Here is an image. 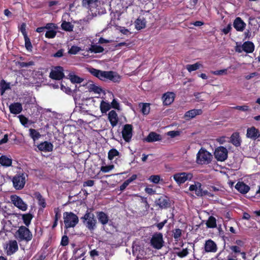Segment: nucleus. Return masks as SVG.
Masks as SVG:
<instances>
[{
    "label": "nucleus",
    "instance_id": "obj_1",
    "mask_svg": "<svg viewBox=\"0 0 260 260\" xmlns=\"http://www.w3.org/2000/svg\"><path fill=\"white\" fill-rule=\"evenodd\" d=\"M87 70L95 77L101 80H110L113 82H118L119 76L113 71H103L92 68H87Z\"/></svg>",
    "mask_w": 260,
    "mask_h": 260
},
{
    "label": "nucleus",
    "instance_id": "obj_2",
    "mask_svg": "<svg viewBox=\"0 0 260 260\" xmlns=\"http://www.w3.org/2000/svg\"><path fill=\"white\" fill-rule=\"evenodd\" d=\"M97 6L98 0H82V12L87 14L86 17L84 18L85 22H88L93 18Z\"/></svg>",
    "mask_w": 260,
    "mask_h": 260
},
{
    "label": "nucleus",
    "instance_id": "obj_3",
    "mask_svg": "<svg viewBox=\"0 0 260 260\" xmlns=\"http://www.w3.org/2000/svg\"><path fill=\"white\" fill-rule=\"evenodd\" d=\"M63 222L64 224V233L70 228H74L79 222L78 217L72 212H65L63 214Z\"/></svg>",
    "mask_w": 260,
    "mask_h": 260
},
{
    "label": "nucleus",
    "instance_id": "obj_4",
    "mask_svg": "<svg viewBox=\"0 0 260 260\" xmlns=\"http://www.w3.org/2000/svg\"><path fill=\"white\" fill-rule=\"evenodd\" d=\"M82 82H83L82 85L83 88H82V90L84 91V96H85V99H90L92 98V96L90 95L91 92L99 94L102 91L101 87L95 85L91 81H88L85 83L84 80L82 79Z\"/></svg>",
    "mask_w": 260,
    "mask_h": 260
},
{
    "label": "nucleus",
    "instance_id": "obj_5",
    "mask_svg": "<svg viewBox=\"0 0 260 260\" xmlns=\"http://www.w3.org/2000/svg\"><path fill=\"white\" fill-rule=\"evenodd\" d=\"M16 238L19 241L28 242L32 238V235L30 230L25 226H21L16 232Z\"/></svg>",
    "mask_w": 260,
    "mask_h": 260
},
{
    "label": "nucleus",
    "instance_id": "obj_6",
    "mask_svg": "<svg viewBox=\"0 0 260 260\" xmlns=\"http://www.w3.org/2000/svg\"><path fill=\"white\" fill-rule=\"evenodd\" d=\"M28 175L24 173L16 174L12 179L14 187L17 190H21L24 187L26 179Z\"/></svg>",
    "mask_w": 260,
    "mask_h": 260
},
{
    "label": "nucleus",
    "instance_id": "obj_7",
    "mask_svg": "<svg viewBox=\"0 0 260 260\" xmlns=\"http://www.w3.org/2000/svg\"><path fill=\"white\" fill-rule=\"evenodd\" d=\"M212 155L204 149L201 148L197 155V161L199 164H208L210 162Z\"/></svg>",
    "mask_w": 260,
    "mask_h": 260
},
{
    "label": "nucleus",
    "instance_id": "obj_8",
    "mask_svg": "<svg viewBox=\"0 0 260 260\" xmlns=\"http://www.w3.org/2000/svg\"><path fill=\"white\" fill-rule=\"evenodd\" d=\"M150 243L155 249H161L164 244L162 234L160 233H154L150 240Z\"/></svg>",
    "mask_w": 260,
    "mask_h": 260
},
{
    "label": "nucleus",
    "instance_id": "obj_9",
    "mask_svg": "<svg viewBox=\"0 0 260 260\" xmlns=\"http://www.w3.org/2000/svg\"><path fill=\"white\" fill-rule=\"evenodd\" d=\"M83 218L84 219V223L89 230H92L94 229L96 220L92 213L87 211Z\"/></svg>",
    "mask_w": 260,
    "mask_h": 260
},
{
    "label": "nucleus",
    "instance_id": "obj_10",
    "mask_svg": "<svg viewBox=\"0 0 260 260\" xmlns=\"http://www.w3.org/2000/svg\"><path fill=\"white\" fill-rule=\"evenodd\" d=\"M63 71V68L61 66L55 67L50 72L49 77L52 79L60 80L64 77Z\"/></svg>",
    "mask_w": 260,
    "mask_h": 260
},
{
    "label": "nucleus",
    "instance_id": "obj_11",
    "mask_svg": "<svg viewBox=\"0 0 260 260\" xmlns=\"http://www.w3.org/2000/svg\"><path fill=\"white\" fill-rule=\"evenodd\" d=\"M192 177L191 174L186 172L176 173L173 176L174 180L178 184L184 183L187 180H191Z\"/></svg>",
    "mask_w": 260,
    "mask_h": 260
},
{
    "label": "nucleus",
    "instance_id": "obj_12",
    "mask_svg": "<svg viewBox=\"0 0 260 260\" xmlns=\"http://www.w3.org/2000/svg\"><path fill=\"white\" fill-rule=\"evenodd\" d=\"M214 155L218 161H224L228 157V150L224 147H218L215 150Z\"/></svg>",
    "mask_w": 260,
    "mask_h": 260
},
{
    "label": "nucleus",
    "instance_id": "obj_13",
    "mask_svg": "<svg viewBox=\"0 0 260 260\" xmlns=\"http://www.w3.org/2000/svg\"><path fill=\"white\" fill-rule=\"evenodd\" d=\"M11 199L12 203L19 209L23 211L27 210V204L23 202L20 197L14 195L11 196Z\"/></svg>",
    "mask_w": 260,
    "mask_h": 260
},
{
    "label": "nucleus",
    "instance_id": "obj_14",
    "mask_svg": "<svg viewBox=\"0 0 260 260\" xmlns=\"http://www.w3.org/2000/svg\"><path fill=\"white\" fill-rule=\"evenodd\" d=\"M80 87H77V85L72 92V95L76 104V108H79V110H81V91L79 89Z\"/></svg>",
    "mask_w": 260,
    "mask_h": 260
},
{
    "label": "nucleus",
    "instance_id": "obj_15",
    "mask_svg": "<svg viewBox=\"0 0 260 260\" xmlns=\"http://www.w3.org/2000/svg\"><path fill=\"white\" fill-rule=\"evenodd\" d=\"M133 127L131 124L124 125L122 131V137L126 142H128L132 137Z\"/></svg>",
    "mask_w": 260,
    "mask_h": 260
},
{
    "label": "nucleus",
    "instance_id": "obj_16",
    "mask_svg": "<svg viewBox=\"0 0 260 260\" xmlns=\"http://www.w3.org/2000/svg\"><path fill=\"white\" fill-rule=\"evenodd\" d=\"M204 250L205 252H216L217 250L216 244L212 240H208L205 242L204 245Z\"/></svg>",
    "mask_w": 260,
    "mask_h": 260
},
{
    "label": "nucleus",
    "instance_id": "obj_17",
    "mask_svg": "<svg viewBox=\"0 0 260 260\" xmlns=\"http://www.w3.org/2000/svg\"><path fill=\"white\" fill-rule=\"evenodd\" d=\"M246 137L255 140L260 136L259 130L254 126L249 127L247 129Z\"/></svg>",
    "mask_w": 260,
    "mask_h": 260
},
{
    "label": "nucleus",
    "instance_id": "obj_18",
    "mask_svg": "<svg viewBox=\"0 0 260 260\" xmlns=\"http://www.w3.org/2000/svg\"><path fill=\"white\" fill-rule=\"evenodd\" d=\"M38 149L44 152H51L53 150V144L48 141L42 142L38 145Z\"/></svg>",
    "mask_w": 260,
    "mask_h": 260
},
{
    "label": "nucleus",
    "instance_id": "obj_19",
    "mask_svg": "<svg viewBox=\"0 0 260 260\" xmlns=\"http://www.w3.org/2000/svg\"><path fill=\"white\" fill-rule=\"evenodd\" d=\"M189 190L194 191L197 196H203L204 190L202 188V185L200 182H195L194 184H192L189 186Z\"/></svg>",
    "mask_w": 260,
    "mask_h": 260
},
{
    "label": "nucleus",
    "instance_id": "obj_20",
    "mask_svg": "<svg viewBox=\"0 0 260 260\" xmlns=\"http://www.w3.org/2000/svg\"><path fill=\"white\" fill-rule=\"evenodd\" d=\"M234 28L239 31H242L246 26V23L240 17H237L234 20Z\"/></svg>",
    "mask_w": 260,
    "mask_h": 260
},
{
    "label": "nucleus",
    "instance_id": "obj_21",
    "mask_svg": "<svg viewBox=\"0 0 260 260\" xmlns=\"http://www.w3.org/2000/svg\"><path fill=\"white\" fill-rule=\"evenodd\" d=\"M202 114V110L201 109H192L185 113L184 117L186 120H189L194 118L197 115H200Z\"/></svg>",
    "mask_w": 260,
    "mask_h": 260
},
{
    "label": "nucleus",
    "instance_id": "obj_22",
    "mask_svg": "<svg viewBox=\"0 0 260 260\" xmlns=\"http://www.w3.org/2000/svg\"><path fill=\"white\" fill-rule=\"evenodd\" d=\"M10 111L14 114H18L22 111V106L20 103H14L9 106Z\"/></svg>",
    "mask_w": 260,
    "mask_h": 260
},
{
    "label": "nucleus",
    "instance_id": "obj_23",
    "mask_svg": "<svg viewBox=\"0 0 260 260\" xmlns=\"http://www.w3.org/2000/svg\"><path fill=\"white\" fill-rule=\"evenodd\" d=\"M108 119L113 127L115 126L118 123V116L114 110L111 111L108 114Z\"/></svg>",
    "mask_w": 260,
    "mask_h": 260
},
{
    "label": "nucleus",
    "instance_id": "obj_24",
    "mask_svg": "<svg viewBox=\"0 0 260 260\" xmlns=\"http://www.w3.org/2000/svg\"><path fill=\"white\" fill-rule=\"evenodd\" d=\"M34 196L38 201V205L42 208L46 207V203L45 198L43 197L40 192L36 191L34 193Z\"/></svg>",
    "mask_w": 260,
    "mask_h": 260
},
{
    "label": "nucleus",
    "instance_id": "obj_25",
    "mask_svg": "<svg viewBox=\"0 0 260 260\" xmlns=\"http://www.w3.org/2000/svg\"><path fill=\"white\" fill-rule=\"evenodd\" d=\"M162 98L164 105H169L174 101V94L172 92H168L164 94Z\"/></svg>",
    "mask_w": 260,
    "mask_h": 260
},
{
    "label": "nucleus",
    "instance_id": "obj_26",
    "mask_svg": "<svg viewBox=\"0 0 260 260\" xmlns=\"http://www.w3.org/2000/svg\"><path fill=\"white\" fill-rule=\"evenodd\" d=\"M161 139L160 135L154 132H151L145 138V140L147 142H153L159 141Z\"/></svg>",
    "mask_w": 260,
    "mask_h": 260
},
{
    "label": "nucleus",
    "instance_id": "obj_27",
    "mask_svg": "<svg viewBox=\"0 0 260 260\" xmlns=\"http://www.w3.org/2000/svg\"><path fill=\"white\" fill-rule=\"evenodd\" d=\"M235 188L241 193H246L250 189V187L243 182H238L235 186Z\"/></svg>",
    "mask_w": 260,
    "mask_h": 260
},
{
    "label": "nucleus",
    "instance_id": "obj_28",
    "mask_svg": "<svg viewBox=\"0 0 260 260\" xmlns=\"http://www.w3.org/2000/svg\"><path fill=\"white\" fill-rule=\"evenodd\" d=\"M0 164L5 167H9L12 166V159L6 155L0 156Z\"/></svg>",
    "mask_w": 260,
    "mask_h": 260
},
{
    "label": "nucleus",
    "instance_id": "obj_29",
    "mask_svg": "<svg viewBox=\"0 0 260 260\" xmlns=\"http://www.w3.org/2000/svg\"><path fill=\"white\" fill-rule=\"evenodd\" d=\"M11 89L10 83L7 82L4 79H2L0 81V92L2 95L4 94L7 90Z\"/></svg>",
    "mask_w": 260,
    "mask_h": 260
},
{
    "label": "nucleus",
    "instance_id": "obj_30",
    "mask_svg": "<svg viewBox=\"0 0 260 260\" xmlns=\"http://www.w3.org/2000/svg\"><path fill=\"white\" fill-rule=\"evenodd\" d=\"M242 48L246 53H252L254 51V46L251 42L247 41L243 43Z\"/></svg>",
    "mask_w": 260,
    "mask_h": 260
},
{
    "label": "nucleus",
    "instance_id": "obj_31",
    "mask_svg": "<svg viewBox=\"0 0 260 260\" xmlns=\"http://www.w3.org/2000/svg\"><path fill=\"white\" fill-rule=\"evenodd\" d=\"M135 27L137 30H140L145 27L146 21L143 17H139L135 22Z\"/></svg>",
    "mask_w": 260,
    "mask_h": 260
},
{
    "label": "nucleus",
    "instance_id": "obj_32",
    "mask_svg": "<svg viewBox=\"0 0 260 260\" xmlns=\"http://www.w3.org/2000/svg\"><path fill=\"white\" fill-rule=\"evenodd\" d=\"M231 143L236 146H239L241 144V140L239 134L238 133H235L231 137Z\"/></svg>",
    "mask_w": 260,
    "mask_h": 260
},
{
    "label": "nucleus",
    "instance_id": "obj_33",
    "mask_svg": "<svg viewBox=\"0 0 260 260\" xmlns=\"http://www.w3.org/2000/svg\"><path fill=\"white\" fill-rule=\"evenodd\" d=\"M98 218L99 221L102 224H106L108 222L109 217L108 215L103 212H100L98 214Z\"/></svg>",
    "mask_w": 260,
    "mask_h": 260
},
{
    "label": "nucleus",
    "instance_id": "obj_34",
    "mask_svg": "<svg viewBox=\"0 0 260 260\" xmlns=\"http://www.w3.org/2000/svg\"><path fill=\"white\" fill-rule=\"evenodd\" d=\"M32 218L33 215L30 213L22 215V219L26 226H28L29 225Z\"/></svg>",
    "mask_w": 260,
    "mask_h": 260
},
{
    "label": "nucleus",
    "instance_id": "obj_35",
    "mask_svg": "<svg viewBox=\"0 0 260 260\" xmlns=\"http://www.w3.org/2000/svg\"><path fill=\"white\" fill-rule=\"evenodd\" d=\"M224 188L221 186H211L209 188V191L214 192L215 196L220 195L221 193L224 192Z\"/></svg>",
    "mask_w": 260,
    "mask_h": 260
},
{
    "label": "nucleus",
    "instance_id": "obj_36",
    "mask_svg": "<svg viewBox=\"0 0 260 260\" xmlns=\"http://www.w3.org/2000/svg\"><path fill=\"white\" fill-rule=\"evenodd\" d=\"M18 249V247L17 242L16 241H13L10 243L8 252H9V254H11L17 251Z\"/></svg>",
    "mask_w": 260,
    "mask_h": 260
},
{
    "label": "nucleus",
    "instance_id": "obj_37",
    "mask_svg": "<svg viewBox=\"0 0 260 260\" xmlns=\"http://www.w3.org/2000/svg\"><path fill=\"white\" fill-rule=\"evenodd\" d=\"M104 50L103 47L100 46L93 45H91V47L89 48V50L87 51V52L90 51L91 53H101L103 52Z\"/></svg>",
    "mask_w": 260,
    "mask_h": 260
},
{
    "label": "nucleus",
    "instance_id": "obj_38",
    "mask_svg": "<svg viewBox=\"0 0 260 260\" xmlns=\"http://www.w3.org/2000/svg\"><path fill=\"white\" fill-rule=\"evenodd\" d=\"M29 131L30 137L34 141L38 140L41 137V134L37 130L33 128H30Z\"/></svg>",
    "mask_w": 260,
    "mask_h": 260
},
{
    "label": "nucleus",
    "instance_id": "obj_39",
    "mask_svg": "<svg viewBox=\"0 0 260 260\" xmlns=\"http://www.w3.org/2000/svg\"><path fill=\"white\" fill-rule=\"evenodd\" d=\"M207 226L210 228H214L216 226V220L213 216H210L206 222Z\"/></svg>",
    "mask_w": 260,
    "mask_h": 260
},
{
    "label": "nucleus",
    "instance_id": "obj_40",
    "mask_svg": "<svg viewBox=\"0 0 260 260\" xmlns=\"http://www.w3.org/2000/svg\"><path fill=\"white\" fill-rule=\"evenodd\" d=\"M202 64L199 62H197L193 64H187L186 66V69L188 71V72H191L192 71H196L199 69Z\"/></svg>",
    "mask_w": 260,
    "mask_h": 260
},
{
    "label": "nucleus",
    "instance_id": "obj_41",
    "mask_svg": "<svg viewBox=\"0 0 260 260\" xmlns=\"http://www.w3.org/2000/svg\"><path fill=\"white\" fill-rule=\"evenodd\" d=\"M61 27L62 29L70 31L73 30V26L71 24V23L69 22H67L66 21H63L61 25Z\"/></svg>",
    "mask_w": 260,
    "mask_h": 260
},
{
    "label": "nucleus",
    "instance_id": "obj_42",
    "mask_svg": "<svg viewBox=\"0 0 260 260\" xmlns=\"http://www.w3.org/2000/svg\"><path fill=\"white\" fill-rule=\"evenodd\" d=\"M100 108L102 113H106L110 110L111 108V105L109 103L103 101L101 103Z\"/></svg>",
    "mask_w": 260,
    "mask_h": 260
},
{
    "label": "nucleus",
    "instance_id": "obj_43",
    "mask_svg": "<svg viewBox=\"0 0 260 260\" xmlns=\"http://www.w3.org/2000/svg\"><path fill=\"white\" fill-rule=\"evenodd\" d=\"M157 204L161 208H166L168 205V202L166 199L163 197L160 198L157 201Z\"/></svg>",
    "mask_w": 260,
    "mask_h": 260
},
{
    "label": "nucleus",
    "instance_id": "obj_44",
    "mask_svg": "<svg viewBox=\"0 0 260 260\" xmlns=\"http://www.w3.org/2000/svg\"><path fill=\"white\" fill-rule=\"evenodd\" d=\"M24 39L25 41V47L26 50L29 51H31L32 49V45L30 42V39L28 36H24Z\"/></svg>",
    "mask_w": 260,
    "mask_h": 260
},
{
    "label": "nucleus",
    "instance_id": "obj_45",
    "mask_svg": "<svg viewBox=\"0 0 260 260\" xmlns=\"http://www.w3.org/2000/svg\"><path fill=\"white\" fill-rule=\"evenodd\" d=\"M69 76L71 82L74 83H80L81 82V78L79 76L71 73H70Z\"/></svg>",
    "mask_w": 260,
    "mask_h": 260
},
{
    "label": "nucleus",
    "instance_id": "obj_46",
    "mask_svg": "<svg viewBox=\"0 0 260 260\" xmlns=\"http://www.w3.org/2000/svg\"><path fill=\"white\" fill-rule=\"evenodd\" d=\"M141 112L144 115H147L150 112V106L149 104H142Z\"/></svg>",
    "mask_w": 260,
    "mask_h": 260
},
{
    "label": "nucleus",
    "instance_id": "obj_47",
    "mask_svg": "<svg viewBox=\"0 0 260 260\" xmlns=\"http://www.w3.org/2000/svg\"><path fill=\"white\" fill-rule=\"evenodd\" d=\"M56 34V29L47 30L45 33V37L48 39H53L55 37Z\"/></svg>",
    "mask_w": 260,
    "mask_h": 260
},
{
    "label": "nucleus",
    "instance_id": "obj_48",
    "mask_svg": "<svg viewBox=\"0 0 260 260\" xmlns=\"http://www.w3.org/2000/svg\"><path fill=\"white\" fill-rule=\"evenodd\" d=\"M119 155V152L115 149L110 150L108 153V158L110 160L113 159L115 156Z\"/></svg>",
    "mask_w": 260,
    "mask_h": 260
},
{
    "label": "nucleus",
    "instance_id": "obj_49",
    "mask_svg": "<svg viewBox=\"0 0 260 260\" xmlns=\"http://www.w3.org/2000/svg\"><path fill=\"white\" fill-rule=\"evenodd\" d=\"M18 65L20 68L28 67L29 66H31L34 65V62L32 61H30L27 62L18 61Z\"/></svg>",
    "mask_w": 260,
    "mask_h": 260
},
{
    "label": "nucleus",
    "instance_id": "obj_50",
    "mask_svg": "<svg viewBox=\"0 0 260 260\" xmlns=\"http://www.w3.org/2000/svg\"><path fill=\"white\" fill-rule=\"evenodd\" d=\"M19 120L21 124L25 127H26V124L28 123V119L23 115H20L19 116Z\"/></svg>",
    "mask_w": 260,
    "mask_h": 260
},
{
    "label": "nucleus",
    "instance_id": "obj_51",
    "mask_svg": "<svg viewBox=\"0 0 260 260\" xmlns=\"http://www.w3.org/2000/svg\"><path fill=\"white\" fill-rule=\"evenodd\" d=\"M54 213H55L54 220L58 221L59 219H60V218L61 217L60 210L58 207H57V208H54Z\"/></svg>",
    "mask_w": 260,
    "mask_h": 260
},
{
    "label": "nucleus",
    "instance_id": "obj_52",
    "mask_svg": "<svg viewBox=\"0 0 260 260\" xmlns=\"http://www.w3.org/2000/svg\"><path fill=\"white\" fill-rule=\"evenodd\" d=\"M80 48L77 46H73L71 47L69 51V53L71 54H76L79 51Z\"/></svg>",
    "mask_w": 260,
    "mask_h": 260
},
{
    "label": "nucleus",
    "instance_id": "obj_53",
    "mask_svg": "<svg viewBox=\"0 0 260 260\" xmlns=\"http://www.w3.org/2000/svg\"><path fill=\"white\" fill-rule=\"evenodd\" d=\"M114 165L103 166L101 168V171L104 173H107L114 168Z\"/></svg>",
    "mask_w": 260,
    "mask_h": 260
},
{
    "label": "nucleus",
    "instance_id": "obj_54",
    "mask_svg": "<svg viewBox=\"0 0 260 260\" xmlns=\"http://www.w3.org/2000/svg\"><path fill=\"white\" fill-rule=\"evenodd\" d=\"M45 29L47 30L56 29L57 27L56 24L53 23H48L44 26Z\"/></svg>",
    "mask_w": 260,
    "mask_h": 260
},
{
    "label": "nucleus",
    "instance_id": "obj_55",
    "mask_svg": "<svg viewBox=\"0 0 260 260\" xmlns=\"http://www.w3.org/2000/svg\"><path fill=\"white\" fill-rule=\"evenodd\" d=\"M188 254V251L187 248L183 249L181 251L176 252V254L180 257H184L187 256Z\"/></svg>",
    "mask_w": 260,
    "mask_h": 260
},
{
    "label": "nucleus",
    "instance_id": "obj_56",
    "mask_svg": "<svg viewBox=\"0 0 260 260\" xmlns=\"http://www.w3.org/2000/svg\"><path fill=\"white\" fill-rule=\"evenodd\" d=\"M211 73L214 75H222L227 74V69H223L215 71H212Z\"/></svg>",
    "mask_w": 260,
    "mask_h": 260
},
{
    "label": "nucleus",
    "instance_id": "obj_57",
    "mask_svg": "<svg viewBox=\"0 0 260 260\" xmlns=\"http://www.w3.org/2000/svg\"><path fill=\"white\" fill-rule=\"evenodd\" d=\"M19 29L23 37L27 36V32L26 31V24L25 23H22Z\"/></svg>",
    "mask_w": 260,
    "mask_h": 260
},
{
    "label": "nucleus",
    "instance_id": "obj_58",
    "mask_svg": "<svg viewBox=\"0 0 260 260\" xmlns=\"http://www.w3.org/2000/svg\"><path fill=\"white\" fill-rule=\"evenodd\" d=\"M149 180L153 183H158L160 180L159 175H152L150 177Z\"/></svg>",
    "mask_w": 260,
    "mask_h": 260
},
{
    "label": "nucleus",
    "instance_id": "obj_59",
    "mask_svg": "<svg viewBox=\"0 0 260 260\" xmlns=\"http://www.w3.org/2000/svg\"><path fill=\"white\" fill-rule=\"evenodd\" d=\"M181 230L179 229H175L173 233V237L174 239H178L179 238L181 237Z\"/></svg>",
    "mask_w": 260,
    "mask_h": 260
},
{
    "label": "nucleus",
    "instance_id": "obj_60",
    "mask_svg": "<svg viewBox=\"0 0 260 260\" xmlns=\"http://www.w3.org/2000/svg\"><path fill=\"white\" fill-rule=\"evenodd\" d=\"M69 243V238L67 236L64 235L62 237L60 244L62 246H67Z\"/></svg>",
    "mask_w": 260,
    "mask_h": 260
},
{
    "label": "nucleus",
    "instance_id": "obj_61",
    "mask_svg": "<svg viewBox=\"0 0 260 260\" xmlns=\"http://www.w3.org/2000/svg\"><path fill=\"white\" fill-rule=\"evenodd\" d=\"M233 108L240 110V111H247L249 110V107L247 105H244V106H238L234 107Z\"/></svg>",
    "mask_w": 260,
    "mask_h": 260
},
{
    "label": "nucleus",
    "instance_id": "obj_62",
    "mask_svg": "<svg viewBox=\"0 0 260 260\" xmlns=\"http://www.w3.org/2000/svg\"><path fill=\"white\" fill-rule=\"evenodd\" d=\"M180 134V132L179 131H170L167 133V135L170 136L171 138H174L176 136H179Z\"/></svg>",
    "mask_w": 260,
    "mask_h": 260
},
{
    "label": "nucleus",
    "instance_id": "obj_63",
    "mask_svg": "<svg viewBox=\"0 0 260 260\" xmlns=\"http://www.w3.org/2000/svg\"><path fill=\"white\" fill-rule=\"evenodd\" d=\"M63 49H61L58 50L53 55L54 57H61L63 56Z\"/></svg>",
    "mask_w": 260,
    "mask_h": 260
},
{
    "label": "nucleus",
    "instance_id": "obj_64",
    "mask_svg": "<svg viewBox=\"0 0 260 260\" xmlns=\"http://www.w3.org/2000/svg\"><path fill=\"white\" fill-rule=\"evenodd\" d=\"M230 249L235 253H240L241 252L240 248L237 246H231Z\"/></svg>",
    "mask_w": 260,
    "mask_h": 260
}]
</instances>
